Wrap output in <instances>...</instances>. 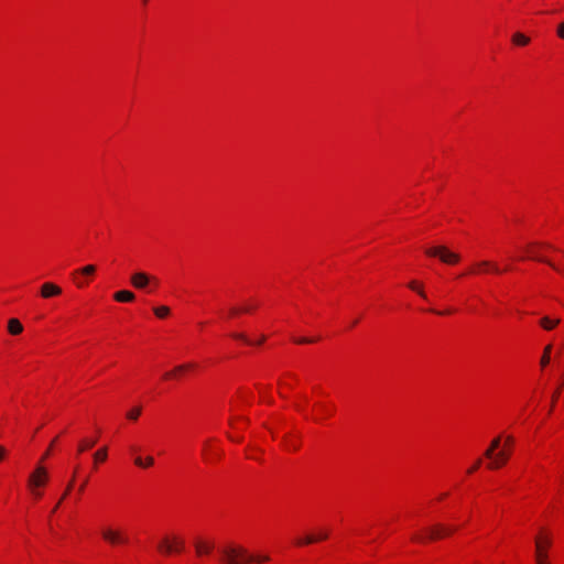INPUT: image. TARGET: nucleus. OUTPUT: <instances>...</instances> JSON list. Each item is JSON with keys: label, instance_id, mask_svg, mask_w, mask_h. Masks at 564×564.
Instances as JSON below:
<instances>
[{"label": "nucleus", "instance_id": "obj_47", "mask_svg": "<svg viewBox=\"0 0 564 564\" xmlns=\"http://www.w3.org/2000/svg\"><path fill=\"white\" fill-rule=\"evenodd\" d=\"M143 2H144V3H147V2H148V0H143Z\"/></svg>", "mask_w": 564, "mask_h": 564}, {"label": "nucleus", "instance_id": "obj_21", "mask_svg": "<svg viewBox=\"0 0 564 564\" xmlns=\"http://www.w3.org/2000/svg\"><path fill=\"white\" fill-rule=\"evenodd\" d=\"M159 550L165 554H170L173 552V544L172 542L165 538L159 545Z\"/></svg>", "mask_w": 564, "mask_h": 564}, {"label": "nucleus", "instance_id": "obj_11", "mask_svg": "<svg viewBox=\"0 0 564 564\" xmlns=\"http://www.w3.org/2000/svg\"><path fill=\"white\" fill-rule=\"evenodd\" d=\"M113 299L117 301V302H121V303H128V302H132L134 301L135 299V295L134 293H132L131 291H128V290H121V291H118L113 294Z\"/></svg>", "mask_w": 564, "mask_h": 564}, {"label": "nucleus", "instance_id": "obj_30", "mask_svg": "<svg viewBox=\"0 0 564 564\" xmlns=\"http://www.w3.org/2000/svg\"><path fill=\"white\" fill-rule=\"evenodd\" d=\"M234 338L236 339H240L247 344H252L245 334H241V333H237V334H232Z\"/></svg>", "mask_w": 564, "mask_h": 564}, {"label": "nucleus", "instance_id": "obj_40", "mask_svg": "<svg viewBox=\"0 0 564 564\" xmlns=\"http://www.w3.org/2000/svg\"><path fill=\"white\" fill-rule=\"evenodd\" d=\"M558 393H560V388L557 390H555V392L553 393V397H552V405L554 404V402L556 401L557 397H558Z\"/></svg>", "mask_w": 564, "mask_h": 564}, {"label": "nucleus", "instance_id": "obj_45", "mask_svg": "<svg viewBox=\"0 0 564 564\" xmlns=\"http://www.w3.org/2000/svg\"><path fill=\"white\" fill-rule=\"evenodd\" d=\"M446 496H447V494H443V495H441L440 499H443V498H445Z\"/></svg>", "mask_w": 564, "mask_h": 564}, {"label": "nucleus", "instance_id": "obj_18", "mask_svg": "<svg viewBox=\"0 0 564 564\" xmlns=\"http://www.w3.org/2000/svg\"><path fill=\"white\" fill-rule=\"evenodd\" d=\"M96 272V267L93 265V264H88V265H85L84 268L79 269V270H76L73 272V275H85V276H89V275H93L94 273Z\"/></svg>", "mask_w": 564, "mask_h": 564}, {"label": "nucleus", "instance_id": "obj_39", "mask_svg": "<svg viewBox=\"0 0 564 564\" xmlns=\"http://www.w3.org/2000/svg\"><path fill=\"white\" fill-rule=\"evenodd\" d=\"M87 481H88V479L86 478V479L80 484V486H79V488H78V491H79V492H83V491H84V489H85V487H86V485H87Z\"/></svg>", "mask_w": 564, "mask_h": 564}, {"label": "nucleus", "instance_id": "obj_43", "mask_svg": "<svg viewBox=\"0 0 564 564\" xmlns=\"http://www.w3.org/2000/svg\"><path fill=\"white\" fill-rule=\"evenodd\" d=\"M63 500L64 499H62V498L59 499V501L56 503V506H54L52 512H55L58 509V507H59V505L62 503Z\"/></svg>", "mask_w": 564, "mask_h": 564}, {"label": "nucleus", "instance_id": "obj_22", "mask_svg": "<svg viewBox=\"0 0 564 564\" xmlns=\"http://www.w3.org/2000/svg\"><path fill=\"white\" fill-rule=\"evenodd\" d=\"M153 312L159 318H164L170 314V308L167 306H159L154 307Z\"/></svg>", "mask_w": 564, "mask_h": 564}, {"label": "nucleus", "instance_id": "obj_31", "mask_svg": "<svg viewBox=\"0 0 564 564\" xmlns=\"http://www.w3.org/2000/svg\"><path fill=\"white\" fill-rule=\"evenodd\" d=\"M556 34L560 39L564 40V21L558 24Z\"/></svg>", "mask_w": 564, "mask_h": 564}, {"label": "nucleus", "instance_id": "obj_9", "mask_svg": "<svg viewBox=\"0 0 564 564\" xmlns=\"http://www.w3.org/2000/svg\"><path fill=\"white\" fill-rule=\"evenodd\" d=\"M61 293H62V289L59 286H57L56 284L51 283V282L44 283L42 285V288H41V295L44 299H48V297H52V296H57Z\"/></svg>", "mask_w": 564, "mask_h": 564}, {"label": "nucleus", "instance_id": "obj_17", "mask_svg": "<svg viewBox=\"0 0 564 564\" xmlns=\"http://www.w3.org/2000/svg\"><path fill=\"white\" fill-rule=\"evenodd\" d=\"M512 42L516 45L524 46L530 43V39L527 35L518 32L513 34Z\"/></svg>", "mask_w": 564, "mask_h": 564}, {"label": "nucleus", "instance_id": "obj_13", "mask_svg": "<svg viewBox=\"0 0 564 564\" xmlns=\"http://www.w3.org/2000/svg\"><path fill=\"white\" fill-rule=\"evenodd\" d=\"M213 549H214L213 543L203 542V541H197L195 543V550H196L197 555L208 554V553H210V551Z\"/></svg>", "mask_w": 564, "mask_h": 564}, {"label": "nucleus", "instance_id": "obj_42", "mask_svg": "<svg viewBox=\"0 0 564 564\" xmlns=\"http://www.w3.org/2000/svg\"><path fill=\"white\" fill-rule=\"evenodd\" d=\"M6 455V449L3 446H0V460L4 457Z\"/></svg>", "mask_w": 564, "mask_h": 564}, {"label": "nucleus", "instance_id": "obj_19", "mask_svg": "<svg viewBox=\"0 0 564 564\" xmlns=\"http://www.w3.org/2000/svg\"><path fill=\"white\" fill-rule=\"evenodd\" d=\"M476 267L479 269H490L495 273H500V269L498 265L491 263L490 261L484 260L478 263H476Z\"/></svg>", "mask_w": 564, "mask_h": 564}, {"label": "nucleus", "instance_id": "obj_1", "mask_svg": "<svg viewBox=\"0 0 564 564\" xmlns=\"http://www.w3.org/2000/svg\"><path fill=\"white\" fill-rule=\"evenodd\" d=\"M220 562L224 564H249V563H263L268 562V555L254 556L241 545L227 544L218 549Z\"/></svg>", "mask_w": 564, "mask_h": 564}, {"label": "nucleus", "instance_id": "obj_4", "mask_svg": "<svg viewBox=\"0 0 564 564\" xmlns=\"http://www.w3.org/2000/svg\"><path fill=\"white\" fill-rule=\"evenodd\" d=\"M429 257H437L443 263L455 264L460 260L459 254L451 251L445 246H435L425 249Z\"/></svg>", "mask_w": 564, "mask_h": 564}, {"label": "nucleus", "instance_id": "obj_20", "mask_svg": "<svg viewBox=\"0 0 564 564\" xmlns=\"http://www.w3.org/2000/svg\"><path fill=\"white\" fill-rule=\"evenodd\" d=\"M551 350H552V345L545 346L543 355H542L541 360H540L541 367H546L550 364Z\"/></svg>", "mask_w": 564, "mask_h": 564}, {"label": "nucleus", "instance_id": "obj_15", "mask_svg": "<svg viewBox=\"0 0 564 564\" xmlns=\"http://www.w3.org/2000/svg\"><path fill=\"white\" fill-rule=\"evenodd\" d=\"M134 464L138 466V467H141V468H148V467H151L153 466L154 464V458L152 456H147L144 459L140 456L135 457L134 459Z\"/></svg>", "mask_w": 564, "mask_h": 564}, {"label": "nucleus", "instance_id": "obj_34", "mask_svg": "<svg viewBox=\"0 0 564 564\" xmlns=\"http://www.w3.org/2000/svg\"><path fill=\"white\" fill-rule=\"evenodd\" d=\"M250 310H251L250 307H245V308H242V310H239V308H237V307H232V308L230 310V314H231V315H236V314H238V313H240V312H249Z\"/></svg>", "mask_w": 564, "mask_h": 564}, {"label": "nucleus", "instance_id": "obj_27", "mask_svg": "<svg viewBox=\"0 0 564 564\" xmlns=\"http://www.w3.org/2000/svg\"><path fill=\"white\" fill-rule=\"evenodd\" d=\"M141 413V408H134L127 413L129 420H137Z\"/></svg>", "mask_w": 564, "mask_h": 564}, {"label": "nucleus", "instance_id": "obj_41", "mask_svg": "<svg viewBox=\"0 0 564 564\" xmlns=\"http://www.w3.org/2000/svg\"><path fill=\"white\" fill-rule=\"evenodd\" d=\"M51 447H52V445H51L50 447H47V451L44 453V455H43V457H42L41 462H43L44 459H46V458L48 457V455H50V453H51Z\"/></svg>", "mask_w": 564, "mask_h": 564}, {"label": "nucleus", "instance_id": "obj_33", "mask_svg": "<svg viewBox=\"0 0 564 564\" xmlns=\"http://www.w3.org/2000/svg\"><path fill=\"white\" fill-rule=\"evenodd\" d=\"M481 465V459H477L476 463L468 469V474H473L475 470H477Z\"/></svg>", "mask_w": 564, "mask_h": 564}, {"label": "nucleus", "instance_id": "obj_46", "mask_svg": "<svg viewBox=\"0 0 564 564\" xmlns=\"http://www.w3.org/2000/svg\"><path fill=\"white\" fill-rule=\"evenodd\" d=\"M500 452H507L509 454V451H507V448H502Z\"/></svg>", "mask_w": 564, "mask_h": 564}, {"label": "nucleus", "instance_id": "obj_23", "mask_svg": "<svg viewBox=\"0 0 564 564\" xmlns=\"http://www.w3.org/2000/svg\"><path fill=\"white\" fill-rule=\"evenodd\" d=\"M318 539L315 536V535H306L305 538L303 539H299L296 541V544L297 545H307V544H312V543H315L317 542Z\"/></svg>", "mask_w": 564, "mask_h": 564}, {"label": "nucleus", "instance_id": "obj_44", "mask_svg": "<svg viewBox=\"0 0 564 564\" xmlns=\"http://www.w3.org/2000/svg\"><path fill=\"white\" fill-rule=\"evenodd\" d=\"M264 339H265V337H264V336H262L261 338H259V344L263 343V341H264Z\"/></svg>", "mask_w": 564, "mask_h": 564}, {"label": "nucleus", "instance_id": "obj_32", "mask_svg": "<svg viewBox=\"0 0 564 564\" xmlns=\"http://www.w3.org/2000/svg\"><path fill=\"white\" fill-rule=\"evenodd\" d=\"M74 281L78 288H84L86 285V281H84V279H79L78 275H74Z\"/></svg>", "mask_w": 564, "mask_h": 564}, {"label": "nucleus", "instance_id": "obj_3", "mask_svg": "<svg viewBox=\"0 0 564 564\" xmlns=\"http://www.w3.org/2000/svg\"><path fill=\"white\" fill-rule=\"evenodd\" d=\"M500 443H501V437L498 436L491 441L490 446L485 451V454H484L485 457L490 459V463L488 464V467L490 469L500 468L509 459L510 454H508L507 452L495 453V451L499 448Z\"/></svg>", "mask_w": 564, "mask_h": 564}, {"label": "nucleus", "instance_id": "obj_25", "mask_svg": "<svg viewBox=\"0 0 564 564\" xmlns=\"http://www.w3.org/2000/svg\"><path fill=\"white\" fill-rule=\"evenodd\" d=\"M96 440L83 441L78 446V452L83 453L84 451L91 448L95 446Z\"/></svg>", "mask_w": 564, "mask_h": 564}, {"label": "nucleus", "instance_id": "obj_10", "mask_svg": "<svg viewBox=\"0 0 564 564\" xmlns=\"http://www.w3.org/2000/svg\"><path fill=\"white\" fill-rule=\"evenodd\" d=\"M539 246H543V245H542V243L534 242V243H531V245L529 246V249H533L534 247H539ZM544 246H545V247H547V248H552L550 245H544ZM530 251H531V256H530V258H531V259H534V260H538V261H541V262H545V263H547L549 265H551L553 269H555L556 271L564 273V271H562L560 268H557V267H556L554 263H552L551 261H549V260H546V259H544V258H542V257L538 256L533 250H530Z\"/></svg>", "mask_w": 564, "mask_h": 564}, {"label": "nucleus", "instance_id": "obj_7", "mask_svg": "<svg viewBox=\"0 0 564 564\" xmlns=\"http://www.w3.org/2000/svg\"><path fill=\"white\" fill-rule=\"evenodd\" d=\"M102 539L111 545L127 543L128 539L118 530L105 528L101 531Z\"/></svg>", "mask_w": 564, "mask_h": 564}, {"label": "nucleus", "instance_id": "obj_2", "mask_svg": "<svg viewBox=\"0 0 564 564\" xmlns=\"http://www.w3.org/2000/svg\"><path fill=\"white\" fill-rule=\"evenodd\" d=\"M456 530L455 527L444 523H434L425 529V534H414L412 540L420 543H427L451 535Z\"/></svg>", "mask_w": 564, "mask_h": 564}, {"label": "nucleus", "instance_id": "obj_28", "mask_svg": "<svg viewBox=\"0 0 564 564\" xmlns=\"http://www.w3.org/2000/svg\"><path fill=\"white\" fill-rule=\"evenodd\" d=\"M172 544H173V552H181L183 550L184 543L182 540L174 538Z\"/></svg>", "mask_w": 564, "mask_h": 564}, {"label": "nucleus", "instance_id": "obj_8", "mask_svg": "<svg viewBox=\"0 0 564 564\" xmlns=\"http://www.w3.org/2000/svg\"><path fill=\"white\" fill-rule=\"evenodd\" d=\"M131 284L139 290L145 289L151 281H155V279L151 278L144 272H135L131 275Z\"/></svg>", "mask_w": 564, "mask_h": 564}, {"label": "nucleus", "instance_id": "obj_26", "mask_svg": "<svg viewBox=\"0 0 564 564\" xmlns=\"http://www.w3.org/2000/svg\"><path fill=\"white\" fill-rule=\"evenodd\" d=\"M409 288L413 291H416L419 293L420 296H422L423 299H426V294L425 292L423 291V289L417 284L416 281H411L409 283Z\"/></svg>", "mask_w": 564, "mask_h": 564}, {"label": "nucleus", "instance_id": "obj_5", "mask_svg": "<svg viewBox=\"0 0 564 564\" xmlns=\"http://www.w3.org/2000/svg\"><path fill=\"white\" fill-rule=\"evenodd\" d=\"M552 545L549 535H538L535 538V564H550L547 550Z\"/></svg>", "mask_w": 564, "mask_h": 564}, {"label": "nucleus", "instance_id": "obj_12", "mask_svg": "<svg viewBox=\"0 0 564 564\" xmlns=\"http://www.w3.org/2000/svg\"><path fill=\"white\" fill-rule=\"evenodd\" d=\"M8 332L11 335H19L23 332V325L18 318H10L8 322Z\"/></svg>", "mask_w": 564, "mask_h": 564}, {"label": "nucleus", "instance_id": "obj_35", "mask_svg": "<svg viewBox=\"0 0 564 564\" xmlns=\"http://www.w3.org/2000/svg\"><path fill=\"white\" fill-rule=\"evenodd\" d=\"M313 341H314L313 339H310L306 337L295 339V343H297V344H308V343H313Z\"/></svg>", "mask_w": 564, "mask_h": 564}, {"label": "nucleus", "instance_id": "obj_38", "mask_svg": "<svg viewBox=\"0 0 564 564\" xmlns=\"http://www.w3.org/2000/svg\"><path fill=\"white\" fill-rule=\"evenodd\" d=\"M32 494L34 495L35 498H40L41 497V491L37 490V488H30Z\"/></svg>", "mask_w": 564, "mask_h": 564}, {"label": "nucleus", "instance_id": "obj_37", "mask_svg": "<svg viewBox=\"0 0 564 564\" xmlns=\"http://www.w3.org/2000/svg\"><path fill=\"white\" fill-rule=\"evenodd\" d=\"M318 541H322V540H326L328 538V532L327 531H324V532H321L318 535H315Z\"/></svg>", "mask_w": 564, "mask_h": 564}, {"label": "nucleus", "instance_id": "obj_24", "mask_svg": "<svg viewBox=\"0 0 564 564\" xmlns=\"http://www.w3.org/2000/svg\"><path fill=\"white\" fill-rule=\"evenodd\" d=\"M107 458V448L102 447L94 454L95 462H104Z\"/></svg>", "mask_w": 564, "mask_h": 564}, {"label": "nucleus", "instance_id": "obj_6", "mask_svg": "<svg viewBox=\"0 0 564 564\" xmlns=\"http://www.w3.org/2000/svg\"><path fill=\"white\" fill-rule=\"evenodd\" d=\"M47 478L48 476L46 469L42 465H39L34 473L30 475L29 487L39 488L41 486H44L45 482L47 481Z\"/></svg>", "mask_w": 564, "mask_h": 564}, {"label": "nucleus", "instance_id": "obj_36", "mask_svg": "<svg viewBox=\"0 0 564 564\" xmlns=\"http://www.w3.org/2000/svg\"><path fill=\"white\" fill-rule=\"evenodd\" d=\"M514 442V438L511 435H508L505 441L506 447H510Z\"/></svg>", "mask_w": 564, "mask_h": 564}, {"label": "nucleus", "instance_id": "obj_16", "mask_svg": "<svg viewBox=\"0 0 564 564\" xmlns=\"http://www.w3.org/2000/svg\"><path fill=\"white\" fill-rule=\"evenodd\" d=\"M540 324L544 329L551 330L560 324V319L558 318L551 319L550 317L545 316V317L541 318Z\"/></svg>", "mask_w": 564, "mask_h": 564}, {"label": "nucleus", "instance_id": "obj_29", "mask_svg": "<svg viewBox=\"0 0 564 564\" xmlns=\"http://www.w3.org/2000/svg\"><path fill=\"white\" fill-rule=\"evenodd\" d=\"M75 470H77V468ZM75 476H76V471H74L72 479L68 481V485L62 496V499H65L67 497V495L69 494V491L72 490L74 480H75Z\"/></svg>", "mask_w": 564, "mask_h": 564}, {"label": "nucleus", "instance_id": "obj_14", "mask_svg": "<svg viewBox=\"0 0 564 564\" xmlns=\"http://www.w3.org/2000/svg\"><path fill=\"white\" fill-rule=\"evenodd\" d=\"M194 367H195L194 364L180 365L174 370L164 373V379L173 378L176 373L182 372L187 369H192Z\"/></svg>", "mask_w": 564, "mask_h": 564}]
</instances>
